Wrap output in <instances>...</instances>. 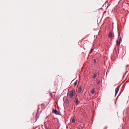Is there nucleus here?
<instances>
[{
	"label": "nucleus",
	"instance_id": "obj_1",
	"mask_svg": "<svg viewBox=\"0 0 129 129\" xmlns=\"http://www.w3.org/2000/svg\"><path fill=\"white\" fill-rule=\"evenodd\" d=\"M75 92L73 90L71 91L69 94L70 98L72 99H73L75 97Z\"/></svg>",
	"mask_w": 129,
	"mask_h": 129
},
{
	"label": "nucleus",
	"instance_id": "obj_2",
	"mask_svg": "<svg viewBox=\"0 0 129 129\" xmlns=\"http://www.w3.org/2000/svg\"><path fill=\"white\" fill-rule=\"evenodd\" d=\"M52 112L54 113L56 115H60V113L56 110L53 109L52 110Z\"/></svg>",
	"mask_w": 129,
	"mask_h": 129
},
{
	"label": "nucleus",
	"instance_id": "obj_3",
	"mask_svg": "<svg viewBox=\"0 0 129 129\" xmlns=\"http://www.w3.org/2000/svg\"><path fill=\"white\" fill-rule=\"evenodd\" d=\"M84 127V124L83 123H81L78 126V128L79 129H82Z\"/></svg>",
	"mask_w": 129,
	"mask_h": 129
},
{
	"label": "nucleus",
	"instance_id": "obj_4",
	"mask_svg": "<svg viewBox=\"0 0 129 129\" xmlns=\"http://www.w3.org/2000/svg\"><path fill=\"white\" fill-rule=\"evenodd\" d=\"M119 86H117V88H116V91L115 97L116 96L117 94V93L118 92V91L119 90Z\"/></svg>",
	"mask_w": 129,
	"mask_h": 129
},
{
	"label": "nucleus",
	"instance_id": "obj_5",
	"mask_svg": "<svg viewBox=\"0 0 129 129\" xmlns=\"http://www.w3.org/2000/svg\"><path fill=\"white\" fill-rule=\"evenodd\" d=\"M82 90V87H80L78 88V89L77 92L79 93H81Z\"/></svg>",
	"mask_w": 129,
	"mask_h": 129
},
{
	"label": "nucleus",
	"instance_id": "obj_6",
	"mask_svg": "<svg viewBox=\"0 0 129 129\" xmlns=\"http://www.w3.org/2000/svg\"><path fill=\"white\" fill-rule=\"evenodd\" d=\"M95 92V89L94 88H93L91 91V93L92 94H93Z\"/></svg>",
	"mask_w": 129,
	"mask_h": 129
},
{
	"label": "nucleus",
	"instance_id": "obj_7",
	"mask_svg": "<svg viewBox=\"0 0 129 129\" xmlns=\"http://www.w3.org/2000/svg\"><path fill=\"white\" fill-rule=\"evenodd\" d=\"M121 40V37L120 38V39H119V42L118 40H117L116 41V43L117 45H120V41Z\"/></svg>",
	"mask_w": 129,
	"mask_h": 129
},
{
	"label": "nucleus",
	"instance_id": "obj_8",
	"mask_svg": "<svg viewBox=\"0 0 129 129\" xmlns=\"http://www.w3.org/2000/svg\"><path fill=\"white\" fill-rule=\"evenodd\" d=\"M109 38H111L114 37V36L113 35L112 33V32H110L109 33Z\"/></svg>",
	"mask_w": 129,
	"mask_h": 129
},
{
	"label": "nucleus",
	"instance_id": "obj_9",
	"mask_svg": "<svg viewBox=\"0 0 129 129\" xmlns=\"http://www.w3.org/2000/svg\"><path fill=\"white\" fill-rule=\"evenodd\" d=\"M39 114H38V113H37L36 114V120L35 121V122L36 121L38 118L39 117Z\"/></svg>",
	"mask_w": 129,
	"mask_h": 129
},
{
	"label": "nucleus",
	"instance_id": "obj_10",
	"mask_svg": "<svg viewBox=\"0 0 129 129\" xmlns=\"http://www.w3.org/2000/svg\"><path fill=\"white\" fill-rule=\"evenodd\" d=\"M78 80H77L73 84V85L74 86H75L77 83Z\"/></svg>",
	"mask_w": 129,
	"mask_h": 129
},
{
	"label": "nucleus",
	"instance_id": "obj_11",
	"mask_svg": "<svg viewBox=\"0 0 129 129\" xmlns=\"http://www.w3.org/2000/svg\"><path fill=\"white\" fill-rule=\"evenodd\" d=\"M78 102H79L78 100V99H76V105H77L78 104Z\"/></svg>",
	"mask_w": 129,
	"mask_h": 129
},
{
	"label": "nucleus",
	"instance_id": "obj_12",
	"mask_svg": "<svg viewBox=\"0 0 129 129\" xmlns=\"http://www.w3.org/2000/svg\"><path fill=\"white\" fill-rule=\"evenodd\" d=\"M97 76V74H94L93 77V78L94 79H95Z\"/></svg>",
	"mask_w": 129,
	"mask_h": 129
},
{
	"label": "nucleus",
	"instance_id": "obj_13",
	"mask_svg": "<svg viewBox=\"0 0 129 129\" xmlns=\"http://www.w3.org/2000/svg\"><path fill=\"white\" fill-rule=\"evenodd\" d=\"M75 120L74 118H73L72 120V123H75Z\"/></svg>",
	"mask_w": 129,
	"mask_h": 129
},
{
	"label": "nucleus",
	"instance_id": "obj_14",
	"mask_svg": "<svg viewBox=\"0 0 129 129\" xmlns=\"http://www.w3.org/2000/svg\"><path fill=\"white\" fill-rule=\"evenodd\" d=\"M100 80H97V84L98 85H99L100 83Z\"/></svg>",
	"mask_w": 129,
	"mask_h": 129
},
{
	"label": "nucleus",
	"instance_id": "obj_15",
	"mask_svg": "<svg viewBox=\"0 0 129 129\" xmlns=\"http://www.w3.org/2000/svg\"><path fill=\"white\" fill-rule=\"evenodd\" d=\"M65 102L66 103H68L69 102V101L67 99H66Z\"/></svg>",
	"mask_w": 129,
	"mask_h": 129
},
{
	"label": "nucleus",
	"instance_id": "obj_16",
	"mask_svg": "<svg viewBox=\"0 0 129 129\" xmlns=\"http://www.w3.org/2000/svg\"><path fill=\"white\" fill-rule=\"evenodd\" d=\"M94 63L96 62V60L95 59H94Z\"/></svg>",
	"mask_w": 129,
	"mask_h": 129
},
{
	"label": "nucleus",
	"instance_id": "obj_17",
	"mask_svg": "<svg viewBox=\"0 0 129 129\" xmlns=\"http://www.w3.org/2000/svg\"><path fill=\"white\" fill-rule=\"evenodd\" d=\"M93 49H91V50H90V52H92V51H93Z\"/></svg>",
	"mask_w": 129,
	"mask_h": 129
},
{
	"label": "nucleus",
	"instance_id": "obj_18",
	"mask_svg": "<svg viewBox=\"0 0 129 129\" xmlns=\"http://www.w3.org/2000/svg\"><path fill=\"white\" fill-rule=\"evenodd\" d=\"M126 72H126L124 74V75H125V74H126Z\"/></svg>",
	"mask_w": 129,
	"mask_h": 129
}]
</instances>
